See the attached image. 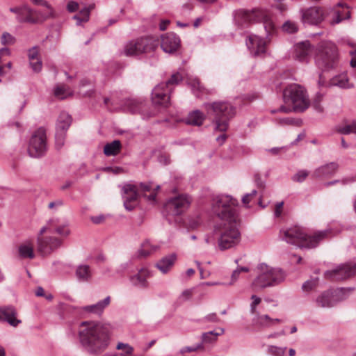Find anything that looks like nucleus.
Returning a JSON list of instances; mask_svg holds the SVG:
<instances>
[{
    "label": "nucleus",
    "instance_id": "obj_1",
    "mask_svg": "<svg viewBox=\"0 0 356 356\" xmlns=\"http://www.w3.org/2000/svg\"><path fill=\"white\" fill-rule=\"evenodd\" d=\"M237 204V200L229 195H219L213 199V213L226 222L218 241V247L221 250L231 248L240 241V233L236 227L238 215L236 207Z\"/></svg>",
    "mask_w": 356,
    "mask_h": 356
},
{
    "label": "nucleus",
    "instance_id": "obj_2",
    "mask_svg": "<svg viewBox=\"0 0 356 356\" xmlns=\"http://www.w3.org/2000/svg\"><path fill=\"white\" fill-rule=\"evenodd\" d=\"M111 336L109 324L95 321H83L78 330L79 343L89 354L97 355L108 346Z\"/></svg>",
    "mask_w": 356,
    "mask_h": 356
},
{
    "label": "nucleus",
    "instance_id": "obj_3",
    "mask_svg": "<svg viewBox=\"0 0 356 356\" xmlns=\"http://www.w3.org/2000/svg\"><path fill=\"white\" fill-rule=\"evenodd\" d=\"M330 233V230L325 229L308 235L303 228L294 226L280 230V237L286 243L300 248L311 249L317 247L320 243L328 238Z\"/></svg>",
    "mask_w": 356,
    "mask_h": 356
},
{
    "label": "nucleus",
    "instance_id": "obj_4",
    "mask_svg": "<svg viewBox=\"0 0 356 356\" xmlns=\"http://www.w3.org/2000/svg\"><path fill=\"white\" fill-rule=\"evenodd\" d=\"M234 22L241 28H243L250 23L262 22L267 35H270L275 31V26L269 14L261 9L237 10L234 14Z\"/></svg>",
    "mask_w": 356,
    "mask_h": 356
},
{
    "label": "nucleus",
    "instance_id": "obj_5",
    "mask_svg": "<svg viewBox=\"0 0 356 356\" xmlns=\"http://www.w3.org/2000/svg\"><path fill=\"white\" fill-rule=\"evenodd\" d=\"M209 115L213 116L215 129L225 131L228 122L235 115V108L227 102H214L204 104Z\"/></svg>",
    "mask_w": 356,
    "mask_h": 356
},
{
    "label": "nucleus",
    "instance_id": "obj_6",
    "mask_svg": "<svg viewBox=\"0 0 356 356\" xmlns=\"http://www.w3.org/2000/svg\"><path fill=\"white\" fill-rule=\"evenodd\" d=\"M257 269L259 275L252 283L254 291L278 284L285 277V274L281 269L270 267L265 264H259Z\"/></svg>",
    "mask_w": 356,
    "mask_h": 356
},
{
    "label": "nucleus",
    "instance_id": "obj_7",
    "mask_svg": "<svg viewBox=\"0 0 356 356\" xmlns=\"http://www.w3.org/2000/svg\"><path fill=\"white\" fill-rule=\"evenodd\" d=\"M339 54L336 45L331 42H322L318 44L315 62L318 68L325 70L334 67Z\"/></svg>",
    "mask_w": 356,
    "mask_h": 356
},
{
    "label": "nucleus",
    "instance_id": "obj_8",
    "mask_svg": "<svg viewBox=\"0 0 356 356\" xmlns=\"http://www.w3.org/2000/svg\"><path fill=\"white\" fill-rule=\"evenodd\" d=\"M159 44V40L153 36L138 38L127 42L124 46L122 54L126 56L149 54L153 52Z\"/></svg>",
    "mask_w": 356,
    "mask_h": 356
},
{
    "label": "nucleus",
    "instance_id": "obj_9",
    "mask_svg": "<svg viewBox=\"0 0 356 356\" xmlns=\"http://www.w3.org/2000/svg\"><path fill=\"white\" fill-rule=\"evenodd\" d=\"M286 103H291L294 111L302 112L310 105V102L306 90L298 84L288 86L283 92Z\"/></svg>",
    "mask_w": 356,
    "mask_h": 356
},
{
    "label": "nucleus",
    "instance_id": "obj_10",
    "mask_svg": "<svg viewBox=\"0 0 356 356\" xmlns=\"http://www.w3.org/2000/svg\"><path fill=\"white\" fill-rule=\"evenodd\" d=\"M47 151V135L44 129L40 127L32 134L28 153L31 157L38 158L44 155Z\"/></svg>",
    "mask_w": 356,
    "mask_h": 356
},
{
    "label": "nucleus",
    "instance_id": "obj_11",
    "mask_svg": "<svg viewBox=\"0 0 356 356\" xmlns=\"http://www.w3.org/2000/svg\"><path fill=\"white\" fill-rule=\"evenodd\" d=\"M191 203V199L188 195H179L166 202L164 211L168 216H180L189 208Z\"/></svg>",
    "mask_w": 356,
    "mask_h": 356
},
{
    "label": "nucleus",
    "instance_id": "obj_12",
    "mask_svg": "<svg viewBox=\"0 0 356 356\" xmlns=\"http://www.w3.org/2000/svg\"><path fill=\"white\" fill-rule=\"evenodd\" d=\"M301 22L304 24L318 25L329 15L327 10L318 6H312L300 10Z\"/></svg>",
    "mask_w": 356,
    "mask_h": 356
},
{
    "label": "nucleus",
    "instance_id": "obj_13",
    "mask_svg": "<svg viewBox=\"0 0 356 356\" xmlns=\"http://www.w3.org/2000/svg\"><path fill=\"white\" fill-rule=\"evenodd\" d=\"M356 273V266L352 264H341L336 268L325 272V277L334 281L348 279Z\"/></svg>",
    "mask_w": 356,
    "mask_h": 356
},
{
    "label": "nucleus",
    "instance_id": "obj_14",
    "mask_svg": "<svg viewBox=\"0 0 356 356\" xmlns=\"http://www.w3.org/2000/svg\"><path fill=\"white\" fill-rule=\"evenodd\" d=\"M171 88L163 83L156 85L152 92V101L154 104L167 107L169 104Z\"/></svg>",
    "mask_w": 356,
    "mask_h": 356
},
{
    "label": "nucleus",
    "instance_id": "obj_15",
    "mask_svg": "<svg viewBox=\"0 0 356 356\" xmlns=\"http://www.w3.org/2000/svg\"><path fill=\"white\" fill-rule=\"evenodd\" d=\"M61 241L53 236L38 237V251L42 255H47L61 245Z\"/></svg>",
    "mask_w": 356,
    "mask_h": 356
},
{
    "label": "nucleus",
    "instance_id": "obj_16",
    "mask_svg": "<svg viewBox=\"0 0 356 356\" xmlns=\"http://www.w3.org/2000/svg\"><path fill=\"white\" fill-rule=\"evenodd\" d=\"M124 206L127 211L134 209L138 199L137 186L132 184H125L122 187Z\"/></svg>",
    "mask_w": 356,
    "mask_h": 356
},
{
    "label": "nucleus",
    "instance_id": "obj_17",
    "mask_svg": "<svg viewBox=\"0 0 356 356\" xmlns=\"http://www.w3.org/2000/svg\"><path fill=\"white\" fill-rule=\"evenodd\" d=\"M246 45L254 56H261L266 51V41L257 35H250L246 40Z\"/></svg>",
    "mask_w": 356,
    "mask_h": 356
},
{
    "label": "nucleus",
    "instance_id": "obj_18",
    "mask_svg": "<svg viewBox=\"0 0 356 356\" xmlns=\"http://www.w3.org/2000/svg\"><path fill=\"white\" fill-rule=\"evenodd\" d=\"M312 52V47L307 40L298 42L294 46V58L300 62L308 63Z\"/></svg>",
    "mask_w": 356,
    "mask_h": 356
},
{
    "label": "nucleus",
    "instance_id": "obj_19",
    "mask_svg": "<svg viewBox=\"0 0 356 356\" xmlns=\"http://www.w3.org/2000/svg\"><path fill=\"white\" fill-rule=\"evenodd\" d=\"M180 44L179 38L173 33H167L161 35V47L164 52L172 54L176 51Z\"/></svg>",
    "mask_w": 356,
    "mask_h": 356
},
{
    "label": "nucleus",
    "instance_id": "obj_20",
    "mask_svg": "<svg viewBox=\"0 0 356 356\" xmlns=\"http://www.w3.org/2000/svg\"><path fill=\"white\" fill-rule=\"evenodd\" d=\"M17 312L13 306L0 307V321H6L10 325L17 327L22 321L17 318Z\"/></svg>",
    "mask_w": 356,
    "mask_h": 356
},
{
    "label": "nucleus",
    "instance_id": "obj_21",
    "mask_svg": "<svg viewBox=\"0 0 356 356\" xmlns=\"http://www.w3.org/2000/svg\"><path fill=\"white\" fill-rule=\"evenodd\" d=\"M110 302L111 297L107 296L104 300H99L95 304L81 307L80 311L84 314H92L99 316L110 305Z\"/></svg>",
    "mask_w": 356,
    "mask_h": 356
},
{
    "label": "nucleus",
    "instance_id": "obj_22",
    "mask_svg": "<svg viewBox=\"0 0 356 356\" xmlns=\"http://www.w3.org/2000/svg\"><path fill=\"white\" fill-rule=\"evenodd\" d=\"M10 11L16 14V19L19 22L33 23V10L27 5H23L15 8H10Z\"/></svg>",
    "mask_w": 356,
    "mask_h": 356
},
{
    "label": "nucleus",
    "instance_id": "obj_23",
    "mask_svg": "<svg viewBox=\"0 0 356 356\" xmlns=\"http://www.w3.org/2000/svg\"><path fill=\"white\" fill-rule=\"evenodd\" d=\"M348 7L346 4L339 3L335 6L330 11L332 13V19L330 23L332 25H334L340 23L344 19H349L350 17V11L348 10Z\"/></svg>",
    "mask_w": 356,
    "mask_h": 356
},
{
    "label": "nucleus",
    "instance_id": "obj_24",
    "mask_svg": "<svg viewBox=\"0 0 356 356\" xmlns=\"http://www.w3.org/2000/svg\"><path fill=\"white\" fill-rule=\"evenodd\" d=\"M338 169V164L335 162H331L316 168L312 177L315 179L328 177L334 175Z\"/></svg>",
    "mask_w": 356,
    "mask_h": 356
},
{
    "label": "nucleus",
    "instance_id": "obj_25",
    "mask_svg": "<svg viewBox=\"0 0 356 356\" xmlns=\"http://www.w3.org/2000/svg\"><path fill=\"white\" fill-rule=\"evenodd\" d=\"M140 191L143 193L145 197L149 202H155L157 191L160 189L159 185H155L152 182H147L140 184Z\"/></svg>",
    "mask_w": 356,
    "mask_h": 356
},
{
    "label": "nucleus",
    "instance_id": "obj_26",
    "mask_svg": "<svg viewBox=\"0 0 356 356\" xmlns=\"http://www.w3.org/2000/svg\"><path fill=\"white\" fill-rule=\"evenodd\" d=\"M316 305L318 307L329 308L334 307L335 302L330 290L321 293L315 300Z\"/></svg>",
    "mask_w": 356,
    "mask_h": 356
},
{
    "label": "nucleus",
    "instance_id": "obj_27",
    "mask_svg": "<svg viewBox=\"0 0 356 356\" xmlns=\"http://www.w3.org/2000/svg\"><path fill=\"white\" fill-rule=\"evenodd\" d=\"M150 273L147 269L143 268L138 273L130 277L131 282L136 286L146 288L148 286L147 278L149 277Z\"/></svg>",
    "mask_w": 356,
    "mask_h": 356
},
{
    "label": "nucleus",
    "instance_id": "obj_28",
    "mask_svg": "<svg viewBox=\"0 0 356 356\" xmlns=\"http://www.w3.org/2000/svg\"><path fill=\"white\" fill-rule=\"evenodd\" d=\"M177 257L172 254L162 258L156 264V268L163 274L167 273L173 266Z\"/></svg>",
    "mask_w": 356,
    "mask_h": 356
},
{
    "label": "nucleus",
    "instance_id": "obj_29",
    "mask_svg": "<svg viewBox=\"0 0 356 356\" xmlns=\"http://www.w3.org/2000/svg\"><path fill=\"white\" fill-rule=\"evenodd\" d=\"M331 86H338L341 88H351L354 85L349 81L346 73H342L334 76L330 79V82Z\"/></svg>",
    "mask_w": 356,
    "mask_h": 356
},
{
    "label": "nucleus",
    "instance_id": "obj_30",
    "mask_svg": "<svg viewBox=\"0 0 356 356\" xmlns=\"http://www.w3.org/2000/svg\"><path fill=\"white\" fill-rule=\"evenodd\" d=\"M44 10H33V18L35 21L33 24L42 23L49 18L54 16V9L52 7L44 8Z\"/></svg>",
    "mask_w": 356,
    "mask_h": 356
},
{
    "label": "nucleus",
    "instance_id": "obj_31",
    "mask_svg": "<svg viewBox=\"0 0 356 356\" xmlns=\"http://www.w3.org/2000/svg\"><path fill=\"white\" fill-rule=\"evenodd\" d=\"M72 120L70 115L65 111L61 112L57 120L56 131L65 132L69 129Z\"/></svg>",
    "mask_w": 356,
    "mask_h": 356
},
{
    "label": "nucleus",
    "instance_id": "obj_32",
    "mask_svg": "<svg viewBox=\"0 0 356 356\" xmlns=\"http://www.w3.org/2000/svg\"><path fill=\"white\" fill-rule=\"evenodd\" d=\"M204 118L205 117L203 113L196 110L191 112L184 121L189 125L200 126L203 123Z\"/></svg>",
    "mask_w": 356,
    "mask_h": 356
},
{
    "label": "nucleus",
    "instance_id": "obj_33",
    "mask_svg": "<svg viewBox=\"0 0 356 356\" xmlns=\"http://www.w3.org/2000/svg\"><path fill=\"white\" fill-rule=\"evenodd\" d=\"M335 302V305L339 302L346 300L351 292L353 291V288H338L336 289L330 290Z\"/></svg>",
    "mask_w": 356,
    "mask_h": 356
},
{
    "label": "nucleus",
    "instance_id": "obj_34",
    "mask_svg": "<svg viewBox=\"0 0 356 356\" xmlns=\"http://www.w3.org/2000/svg\"><path fill=\"white\" fill-rule=\"evenodd\" d=\"M76 276L80 282H88L91 277L92 273L88 265H80L76 270Z\"/></svg>",
    "mask_w": 356,
    "mask_h": 356
},
{
    "label": "nucleus",
    "instance_id": "obj_35",
    "mask_svg": "<svg viewBox=\"0 0 356 356\" xmlns=\"http://www.w3.org/2000/svg\"><path fill=\"white\" fill-rule=\"evenodd\" d=\"M122 145L120 140H115L110 143L105 145L104 147V153L106 156H115L118 154L121 150Z\"/></svg>",
    "mask_w": 356,
    "mask_h": 356
},
{
    "label": "nucleus",
    "instance_id": "obj_36",
    "mask_svg": "<svg viewBox=\"0 0 356 356\" xmlns=\"http://www.w3.org/2000/svg\"><path fill=\"white\" fill-rule=\"evenodd\" d=\"M143 107V102L134 99H127L124 103V109L132 113L140 112Z\"/></svg>",
    "mask_w": 356,
    "mask_h": 356
},
{
    "label": "nucleus",
    "instance_id": "obj_37",
    "mask_svg": "<svg viewBox=\"0 0 356 356\" xmlns=\"http://www.w3.org/2000/svg\"><path fill=\"white\" fill-rule=\"evenodd\" d=\"M159 249L157 245L152 244L149 241H145L138 250L139 255L141 257H147L154 253Z\"/></svg>",
    "mask_w": 356,
    "mask_h": 356
},
{
    "label": "nucleus",
    "instance_id": "obj_38",
    "mask_svg": "<svg viewBox=\"0 0 356 356\" xmlns=\"http://www.w3.org/2000/svg\"><path fill=\"white\" fill-rule=\"evenodd\" d=\"M19 254L22 258L33 259L35 257L33 246L29 243L22 244L19 247Z\"/></svg>",
    "mask_w": 356,
    "mask_h": 356
},
{
    "label": "nucleus",
    "instance_id": "obj_39",
    "mask_svg": "<svg viewBox=\"0 0 356 356\" xmlns=\"http://www.w3.org/2000/svg\"><path fill=\"white\" fill-rule=\"evenodd\" d=\"M279 318H271L268 315H262L257 317V323L261 327H269L275 323H280Z\"/></svg>",
    "mask_w": 356,
    "mask_h": 356
},
{
    "label": "nucleus",
    "instance_id": "obj_40",
    "mask_svg": "<svg viewBox=\"0 0 356 356\" xmlns=\"http://www.w3.org/2000/svg\"><path fill=\"white\" fill-rule=\"evenodd\" d=\"M224 332V330L221 329V332H216L215 331H210L204 332L202 335V342L201 343H213L217 341L218 337Z\"/></svg>",
    "mask_w": 356,
    "mask_h": 356
},
{
    "label": "nucleus",
    "instance_id": "obj_41",
    "mask_svg": "<svg viewBox=\"0 0 356 356\" xmlns=\"http://www.w3.org/2000/svg\"><path fill=\"white\" fill-rule=\"evenodd\" d=\"M188 85L191 87L193 94L198 97L202 90V86L197 78H189L188 79Z\"/></svg>",
    "mask_w": 356,
    "mask_h": 356
},
{
    "label": "nucleus",
    "instance_id": "obj_42",
    "mask_svg": "<svg viewBox=\"0 0 356 356\" xmlns=\"http://www.w3.org/2000/svg\"><path fill=\"white\" fill-rule=\"evenodd\" d=\"M324 95L321 92H316L315 96L314 97L312 102V106L314 108V109L319 113H321L323 111V106L321 104V102L323 99Z\"/></svg>",
    "mask_w": 356,
    "mask_h": 356
},
{
    "label": "nucleus",
    "instance_id": "obj_43",
    "mask_svg": "<svg viewBox=\"0 0 356 356\" xmlns=\"http://www.w3.org/2000/svg\"><path fill=\"white\" fill-rule=\"evenodd\" d=\"M118 350H122L121 353H115V355L132 356L134 348L128 343L119 342L116 346Z\"/></svg>",
    "mask_w": 356,
    "mask_h": 356
},
{
    "label": "nucleus",
    "instance_id": "obj_44",
    "mask_svg": "<svg viewBox=\"0 0 356 356\" xmlns=\"http://www.w3.org/2000/svg\"><path fill=\"white\" fill-rule=\"evenodd\" d=\"M182 81V76L177 72L175 74H173L171 77L166 81L163 82L165 85H166V87L168 88H171V91L172 90L173 88L178 85L181 81Z\"/></svg>",
    "mask_w": 356,
    "mask_h": 356
},
{
    "label": "nucleus",
    "instance_id": "obj_45",
    "mask_svg": "<svg viewBox=\"0 0 356 356\" xmlns=\"http://www.w3.org/2000/svg\"><path fill=\"white\" fill-rule=\"evenodd\" d=\"M286 348L279 347L276 346L269 345L267 347V353L272 356H284Z\"/></svg>",
    "mask_w": 356,
    "mask_h": 356
},
{
    "label": "nucleus",
    "instance_id": "obj_46",
    "mask_svg": "<svg viewBox=\"0 0 356 356\" xmlns=\"http://www.w3.org/2000/svg\"><path fill=\"white\" fill-rule=\"evenodd\" d=\"M69 94L70 92L65 86H58L54 89V95L59 99H65Z\"/></svg>",
    "mask_w": 356,
    "mask_h": 356
},
{
    "label": "nucleus",
    "instance_id": "obj_47",
    "mask_svg": "<svg viewBox=\"0 0 356 356\" xmlns=\"http://www.w3.org/2000/svg\"><path fill=\"white\" fill-rule=\"evenodd\" d=\"M16 41L15 38L8 32L3 33L1 37V42L3 45H13Z\"/></svg>",
    "mask_w": 356,
    "mask_h": 356
},
{
    "label": "nucleus",
    "instance_id": "obj_48",
    "mask_svg": "<svg viewBox=\"0 0 356 356\" xmlns=\"http://www.w3.org/2000/svg\"><path fill=\"white\" fill-rule=\"evenodd\" d=\"M282 29L288 33H294L298 31V27L296 22L287 21L282 25Z\"/></svg>",
    "mask_w": 356,
    "mask_h": 356
},
{
    "label": "nucleus",
    "instance_id": "obj_49",
    "mask_svg": "<svg viewBox=\"0 0 356 356\" xmlns=\"http://www.w3.org/2000/svg\"><path fill=\"white\" fill-rule=\"evenodd\" d=\"M309 175V172L306 170H298L293 177L292 180L296 182L301 183L304 181Z\"/></svg>",
    "mask_w": 356,
    "mask_h": 356
},
{
    "label": "nucleus",
    "instance_id": "obj_50",
    "mask_svg": "<svg viewBox=\"0 0 356 356\" xmlns=\"http://www.w3.org/2000/svg\"><path fill=\"white\" fill-rule=\"evenodd\" d=\"M339 131L342 134H356V122H352L350 124L341 127Z\"/></svg>",
    "mask_w": 356,
    "mask_h": 356
},
{
    "label": "nucleus",
    "instance_id": "obj_51",
    "mask_svg": "<svg viewBox=\"0 0 356 356\" xmlns=\"http://www.w3.org/2000/svg\"><path fill=\"white\" fill-rule=\"evenodd\" d=\"M65 131H56V147L59 149H60L65 142Z\"/></svg>",
    "mask_w": 356,
    "mask_h": 356
},
{
    "label": "nucleus",
    "instance_id": "obj_52",
    "mask_svg": "<svg viewBox=\"0 0 356 356\" xmlns=\"http://www.w3.org/2000/svg\"><path fill=\"white\" fill-rule=\"evenodd\" d=\"M249 268L248 267H240L234 270L231 276V282L229 284H233L239 277V275L241 272H248Z\"/></svg>",
    "mask_w": 356,
    "mask_h": 356
},
{
    "label": "nucleus",
    "instance_id": "obj_53",
    "mask_svg": "<svg viewBox=\"0 0 356 356\" xmlns=\"http://www.w3.org/2000/svg\"><path fill=\"white\" fill-rule=\"evenodd\" d=\"M29 65L31 67L32 70L38 73L42 70V62L40 58L29 60Z\"/></svg>",
    "mask_w": 356,
    "mask_h": 356
},
{
    "label": "nucleus",
    "instance_id": "obj_54",
    "mask_svg": "<svg viewBox=\"0 0 356 356\" xmlns=\"http://www.w3.org/2000/svg\"><path fill=\"white\" fill-rule=\"evenodd\" d=\"M318 284V279H312L306 281L302 286L304 291H309L313 289Z\"/></svg>",
    "mask_w": 356,
    "mask_h": 356
},
{
    "label": "nucleus",
    "instance_id": "obj_55",
    "mask_svg": "<svg viewBox=\"0 0 356 356\" xmlns=\"http://www.w3.org/2000/svg\"><path fill=\"white\" fill-rule=\"evenodd\" d=\"M28 58L29 60L39 59V49L35 46L29 49L28 51Z\"/></svg>",
    "mask_w": 356,
    "mask_h": 356
},
{
    "label": "nucleus",
    "instance_id": "obj_56",
    "mask_svg": "<svg viewBox=\"0 0 356 356\" xmlns=\"http://www.w3.org/2000/svg\"><path fill=\"white\" fill-rule=\"evenodd\" d=\"M56 232L62 236H67L70 234V230L67 227V225H63L60 226H58L56 228Z\"/></svg>",
    "mask_w": 356,
    "mask_h": 356
},
{
    "label": "nucleus",
    "instance_id": "obj_57",
    "mask_svg": "<svg viewBox=\"0 0 356 356\" xmlns=\"http://www.w3.org/2000/svg\"><path fill=\"white\" fill-rule=\"evenodd\" d=\"M57 219H50L47 225L44 227H42L40 230V232H39V236L40 237H42L41 236L46 232L47 231H50V229L54 226V225L57 222Z\"/></svg>",
    "mask_w": 356,
    "mask_h": 356
},
{
    "label": "nucleus",
    "instance_id": "obj_58",
    "mask_svg": "<svg viewBox=\"0 0 356 356\" xmlns=\"http://www.w3.org/2000/svg\"><path fill=\"white\" fill-rule=\"evenodd\" d=\"M204 350V346L202 345V343H198V344H197L195 346H193L184 347L181 350V353H189V352H194V351H196V350Z\"/></svg>",
    "mask_w": 356,
    "mask_h": 356
},
{
    "label": "nucleus",
    "instance_id": "obj_59",
    "mask_svg": "<svg viewBox=\"0 0 356 356\" xmlns=\"http://www.w3.org/2000/svg\"><path fill=\"white\" fill-rule=\"evenodd\" d=\"M257 194L256 190H252L250 193L245 195L242 198V202L245 205H248L252 200V197Z\"/></svg>",
    "mask_w": 356,
    "mask_h": 356
},
{
    "label": "nucleus",
    "instance_id": "obj_60",
    "mask_svg": "<svg viewBox=\"0 0 356 356\" xmlns=\"http://www.w3.org/2000/svg\"><path fill=\"white\" fill-rule=\"evenodd\" d=\"M79 15L81 17L82 20L84 22H86L89 20L90 18V8H83L80 12Z\"/></svg>",
    "mask_w": 356,
    "mask_h": 356
},
{
    "label": "nucleus",
    "instance_id": "obj_61",
    "mask_svg": "<svg viewBox=\"0 0 356 356\" xmlns=\"http://www.w3.org/2000/svg\"><path fill=\"white\" fill-rule=\"evenodd\" d=\"M67 9L70 13H74L79 9V3L74 1H70L67 4Z\"/></svg>",
    "mask_w": 356,
    "mask_h": 356
},
{
    "label": "nucleus",
    "instance_id": "obj_62",
    "mask_svg": "<svg viewBox=\"0 0 356 356\" xmlns=\"http://www.w3.org/2000/svg\"><path fill=\"white\" fill-rule=\"evenodd\" d=\"M254 179L257 188L264 189L265 182L261 179V177L259 175H255L254 177Z\"/></svg>",
    "mask_w": 356,
    "mask_h": 356
},
{
    "label": "nucleus",
    "instance_id": "obj_63",
    "mask_svg": "<svg viewBox=\"0 0 356 356\" xmlns=\"http://www.w3.org/2000/svg\"><path fill=\"white\" fill-rule=\"evenodd\" d=\"M63 204H64L63 201L62 200L58 199L54 202H51L48 204V208L49 209H54L55 208L62 207L63 205Z\"/></svg>",
    "mask_w": 356,
    "mask_h": 356
},
{
    "label": "nucleus",
    "instance_id": "obj_64",
    "mask_svg": "<svg viewBox=\"0 0 356 356\" xmlns=\"http://www.w3.org/2000/svg\"><path fill=\"white\" fill-rule=\"evenodd\" d=\"M32 3L37 6H40L44 8L51 7L49 3L45 0H31Z\"/></svg>",
    "mask_w": 356,
    "mask_h": 356
}]
</instances>
